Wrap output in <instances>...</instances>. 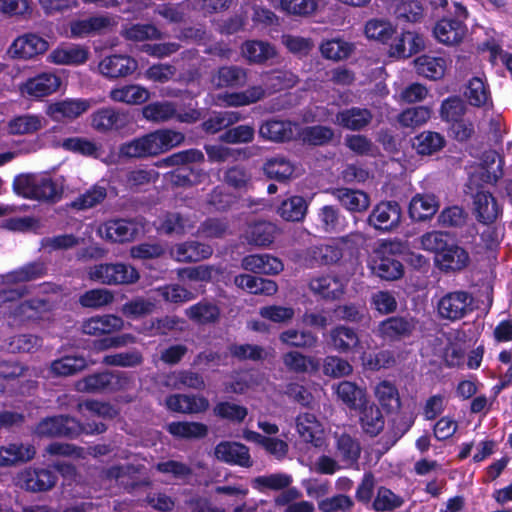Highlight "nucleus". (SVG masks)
<instances>
[{"label":"nucleus","mask_w":512,"mask_h":512,"mask_svg":"<svg viewBox=\"0 0 512 512\" xmlns=\"http://www.w3.org/2000/svg\"><path fill=\"white\" fill-rule=\"evenodd\" d=\"M184 140L182 132L167 128L158 129L122 143L118 155L124 159L156 157L180 146Z\"/></svg>","instance_id":"nucleus-1"},{"label":"nucleus","mask_w":512,"mask_h":512,"mask_svg":"<svg viewBox=\"0 0 512 512\" xmlns=\"http://www.w3.org/2000/svg\"><path fill=\"white\" fill-rule=\"evenodd\" d=\"M366 240L363 233L359 231L351 232L345 236L332 239L327 244L311 247L308 250V255L318 264H335L346 255H351Z\"/></svg>","instance_id":"nucleus-2"},{"label":"nucleus","mask_w":512,"mask_h":512,"mask_svg":"<svg viewBox=\"0 0 512 512\" xmlns=\"http://www.w3.org/2000/svg\"><path fill=\"white\" fill-rule=\"evenodd\" d=\"M105 430L106 426L101 422L81 426L75 419L68 416H54L40 421L35 428V433L43 437H73L80 432L100 434Z\"/></svg>","instance_id":"nucleus-3"},{"label":"nucleus","mask_w":512,"mask_h":512,"mask_svg":"<svg viewBox=\"0 0 512 512\" xmlns=\"http://www.w3.org/2000/svg\"><path fill=\"white\" fill-rule=\"evenodd\" d=\"M453 17H443L433 28V35L442 44L457 45L463 41L467 33L465 21L469 13L459 2L453 3Z\"/></svg>","instance_id":"nucleus-4"},{"label":"nucleus","mask_w":512,"mask_h":512,"mask_svg":"<svg viewBox=\"0 0 512 512\" xmlns=\"http://www.w3.org/2000/svg\"><path fill=\"white\" fill-rule=\"evenodd\" d=\"M91 281L104 285H129L136 283L140 275L131 265L125 263H101L87 271Z\"/></svg>","instance_id":"nucleus-5"},{"label":"nucleus","mask_w":512,"mask_h":512,"mask_svg":"<svg viewBox=\"0 0 512 512\" xmlns=\"http://www.w3.org/2000/svg\"><path fill=\"white\" fill-rule=\"evenodd\" d=\"M398 247L399 244L392 241L378 243L370 260V268L376 276L392 281L403 275L402 264L392 256Z\"/></svg>","instance_id":"nucleus-6"},{"label":"nucleus","mask_w":512,"mask_h":512,"mask_svg":"<svg viewBox=\"0 0 512 512\" xmlns=\"http://www.w3.org/2000/svg\"><path fill=\"white\" fill-rule=\"evenodd\" d=\"M130 378L123 372H103L89 375L75 383V389L82 393L113 392L128 387Z\"/></svg>","instance_id":"nucleus-7"},{"label":"nucleus","mask_w":512,"mask_h":512,"mask_svg":"<svg viewBox=\"0 0 512 512\" xmlns=\"http://www.w3.org/2000/svg\"><path fill=\"white\" fill-rule=\"evenodd\" d=\"M64 184L65 178L63 176L52 178L44 174L27 180L22 193L30 199L55 203L62 197Z\"/></svg>","instance_id":"nucleus-8"},{"label":"nucleus","mask_w":512,"mask_h":512,"mask_svg":"<svg viewBox=\"0 0 512 512\" xmlns=\"http://www.w3.org/2000/svg\"><path fill=\"white\" fill-rule=\"evenodd\" d=\"M472 301V296L466 291L448 292L437 301V314L443 320L451 322L460 320L472 311Z\"/></svg>","instance_id":"nucleus-9"},{"label":"nucleus","mask_w":512,"mask_h":512,"mask_svg":"<svg viewBox=\"0 0 512 512\" xmlns=\"http://www.w3.org/2000/svg\"><path fill=\"white\" fill-rule=\"evenodd\" d=\"M117 24L116 18L109 15H97L85 19L73 20L69 23L70 32L63 33L69 38H85L102 33Z\"/></svg>","instance_id":"nucleus-10"},{"label":"nucleus","mask_w":512,"mask_h":512,"mask_svg":"<svg viewBox=\"0 0 512 512\" xmlns=\"http://www.w3.org/2000/svg\"><path fill=\"white\" fill-rule=\"evenodd\" d=\"M90 55L89 48L75 43H61L47 56V61L60 66H79L86 63Z\"/></svg>","instance_id":"nucleus-11"},{"label":"nucleus","mask_w":512,"mask_h":512,"mask_svg":"<svg viewBox=\"0 0 512 512\" xmlns=\"http://www.w3.org/2000/svg\"><path fill=\"white\" fill-rule=\"evenodd\" d=\"M56 482V475L47 469L27 468L16 476V484L31 492L48 491L55 486Z\"/></svg>","instance_id":"nucleus-12"},{"label":"nucleus","mask_w":512,"mask_h":512,"mask_svg":"<svg viewBox=\"0 0 512 512\" xmlns=\"http://www.w3.org/2000/svg\"><path fill=\"white\" fill-rule=\"evenodd\" d=\"M401 208L397 202L383 201L377 204L367 221L377 230L389 231L400 224Z\"/></svg>","instance_id":"nucleus-13"},{"label":"nucleus","mask_w":512,"mask_h":512,"mask_svg":"<svg viewBox=\"0 0 512 512\" xmlns=\"http://www.w3.org/2000/svg\"><path fill=\"white\" fill-rule=\"evenodd\" d=\"M49 48L46 39L34 33H27L17 37L8 49L13 58L31 59L39 54L45 53Z\"/></svg>","instance_id":"nucleus-14"},{"label":"nucleus","mask_w":512,"mask_h":512,"mask_svg":"<svg viewBox=\"0 0 512 512\" xmlns=\"http://www.w3.org/2000/svg\"><path fill=\"white\" fill-rule=\"evenodd\" d=\"M214 455L219 461L229 465H236L243 468H250L253 465L249 448L239 442H220L214 449Z\"/></svg>","instance_id":"nucleus-15"},{"label":"nucleus","mask_w":512,"mask_h":512,"mask_svg":"<svg viewBox=\"0 0 512 512\" xmlns=\"http://www.w3.org/2000/svg\"><path fill=\"white\" fill-rule=\"evenodd\" d=\"M308 287L315 296L325 300H337L344 295L346 283L336 275L325 274L311 278Z\"/></svg>","instance_id":"nucleus-16"},{"label":"nucleus","mask_w":512,"mask_h":512,"mask_svg":"<svg viewBox=\"0 0 512 512\" xmlns=\"http://www.w3.org/2000/svg\"><path fill=\"white\" fill-rule=\"evenodd\" d=\"M470 257L468 252L452 240L445 249L434 257L435 265L444 272H458L466 268Z\"/></svg>","instance_id":"nucleus-17"},{"label":"nucleus","mask_w":512,"mask_h":512,"mask_svg":"<svg viewBox=\"0 0 512 512\" xmlns=\"http://www.w3.org/2000/svg\"><path fill=\"white\" fill-rule=\"evenodd\" d=\"M417 323L411 316L390 317L379 324L378 333L385 339L398 340L409 337L416 329Z\"/></svg>","instance_id":"nucleus-18"},{"label":"nucleus","mask_w":512,"mask_h":512,"mask_svg":"<svg viewBox=\"0 0 512 512\" xmlns=\"http://www.w3.org/2000/svg\"><path fill=\"white\" fill-rule=\"evenodd\" d=\"M139 232L137 223L129 220H110L98 228L99 235L113 242H126L132 240Z\"/></svg>","instance_id":"nucleus-19"},{"label":"nucleus","mask_w":512,"mask_h":512,"mask_svg":"<svg viewBox=\"0 0 512 512\" xmlns=\"http://www.w3.org/2000/svg\"><path fill=\"white\" fill-rule=\"evenodd\" d=\"M300 438L314 446H321L324 439V427L318 418L309 412L300 413L295 419Z\"/></svg>","instance_id":"nucleus-20"},{"label":"nucleus","mask_w":512,"mask_h":512,"mask_svg":"<svg viewBox=\"0 0 512 512\" xmlns=\"http://www.w3.org/2000/svg\"><path fill=\"white\" fill-rule=\"evenodd\" d=\"M36 455L34 445L11 442L0 446V467H11L31 461Z\"/></svg>","instance_id":"nucleus-21"},{"label":"nucleus","mask_w":512,"mask_h":512,"mask_svg":"<svg viewBox=\"0 0 512 512\" xmlns=\"http://www.w3.org/2000/svg\"><path fill=\"white\" fill-rule=\"evenodd\" d=\"M61 85V79L53 73H42L28 79L22 84V94L40 98L56 92Z\"/></svg>","instance_id":"nucleus-22"},{"label":"nucleus","mask_w":512,"mask_h":512,"mask_svg":"<svg viewBox=\"0 0 512 512\" xmlns=\"http://www.w3.org/2000/svg\"><path fill=\"white\" fill-rule=\"evenodd\" d=\"M124 321L113 314L97 315L82 323V332L90 336H101L122 330Z\"/></svg>","instance_id":"nucleus-23"},{"label":"nucleus","mask_w":512,"mask_h":512,"mask_svg":"<svg viewBox=\"0 0 512 512\" xmlns=\"http://www.w3.org/2000/svg\"><path fill=\"white\" fill-rule=\"evenodd\" d=\"M329 343L339 353L362 352L359 336L350 327L340 325L333 328L329 333Z\"/></svg>","instance_id":"nucleus-24"},{"label":"nucleus","mask_w":512,"mask_h":512,"mask_svg":"<svg viewBox=\"0 0 512 512\" xmlns=\"http://www.w3.org/2000/svg\"><path fill=\"white\" fill-rule=\"evenodd\" d=\"M90 102L83 99H65L48 105L46 113L55 121L74 119L90 108Z\"/></svg>","instance_id":"nucleus-25"},{"label":"nucleus","mask_w":512,"mask_h":512,"mask_svg":"<svg viewBox=\"0 0 512 512\" xmlns=\"http://www.w3.org/2000/svg\"><path fill=\"white\" fill-rule=\"evenodd\" d=\"M473 210L477 220L484 224L493 223L501 214V208L495 197L484 190L474 195Z\"/></svg>","instance_id":"nucleus-26"},{"label":"nucleus","mask_w":512,"mask_h":512,"mask_svg":"<svg viewBox=\"0 0 512 512\" xmlns=\"http://www.w3.org/2000/svg\"><path fill=\"white\" fill-rule=\"evenodd\" d=\"M213 253L211 246L197 241L176 244L170 250V255L178 262H197L209 258Z\"/></svg>","instance_id":"nucleus-27"},{"label":"nucleus","mask_w":512,"mask_h":512,"mask_svg":"<svg viewBox=\"0 0 512 512\" xmlns=\"http://www.w3.org/2000/svg\"><path fill=\"white\" fill-rule=\"evenodd\" d=\"M328 192L350 212L366 211L370 205L369 196L361 190L341 187L330 189Z\"/></svg>","instance_id":"nucleus-28"},{"label":"nucleus","mask_w":512,"mask_h":512,"mask_svg":"<svg viewBox=\"0 0 512 512\" xmlns=\"http://www.w3.org/2000/svg\"><path fill=\"white\" fill-rule=\"evenodd\" d=\"M137 68V62L128 56L113 55L105 57L99 63V71L110 78L124 77L133 73Z\"/></svg>","instance_id":"nucleus-29"},{"label":"nucleus","mask_w":512,"mask_h":512,"mask_svg":"<svg viewBox=\"0 0 512 512\" xmlns=\"http://www.w3.org/2000/svg\"><path fill=\"white\" fill-rule=\"evenodd\" d=\"M241 267L259 274H277L283 270L281 260L269 254L248 255L242 259Z\"/></svg>","instance_id":"nucleus-30"},{"label":"nucleus","mask_w":512,"mask_h":512,"mask_svg":"<svg viewBox=\"0 0 512 512\" xmlns=\"http://www.w3.org/2000/svg\"><path fill=\"white\" fill-rule=\"evenodd\" d=\"M373 115L370 110L351 107L336 114L335 123L351 131H359L370 124Z\"/></svg>","instance_id":"nucleus-31"},{"label":"nucleus","mask_w":512,"mask_h":512,"mask_svg":"<svg viewBox=\"0 0 512 512\" xmlns=\"http://www.w3.org/2000/svg\"><path fill=\"white\" fill-rule=\"evenodd\" d=\"M278 232V228L275 224L267 221H260L248 225L246 228L243 238L245 241L254 246H268L270 245Z\"/></svg>","instance_id":"nucleus-32"},{"label":"nucleus","mask_w":512,"mask_h":512,"mask_svg":"<svg viewBox=\"0 0 512 512\" xmlns=\"http://www.w3.org/2000/svg\"><path fill=\"white\" fill-rule=\"evenodd\" d=\"M88 366L87 360L80 355H64L53 360L48 368L47 377H67Z\"/></svg>","instance_id":"nucleus-33"},{"label":"nucleus","mask_w":512,"mask_h":512,"mask_svg":"<svg viewBox=\"0 0 512 512\" xmlns=\"http://www.w3.org/2000/svg\"><path fill=\"white\" fill-rule=\"evenodd\" d=\"M337 398L351 409L361 408L366 404V390L351 381H341L333 385Z\"/></svg>","instance_id":"nucleus-34"},{"label":"nucleus","mask_w":512,"mask_h":512,"mask_svg":"<svg viewBox=\"0 0 512 512\" xmlns=\"http://www.w3.org/2000/svg\"><path fill=\"white\" fill-rule=\"evenodd\" d=\"M246 82L247 71L233 65L219 68L211 77V83L216 88L242 87Z\"/></svg>","instance_id":"nucleus-35"},{"label":"nucleus","mask_w":512,"mask_h":512,"mask_svg":"<svg viewBox=\"0 0 512 512\" xmlns=\"http://www.w3.org/2000/svg\"><path fill=\"white\" fill-rule=\"evenodd\" d=\"M439 209V202L433 194H416L410 201L409 214L415 221L431 218Z\"/></svg>","instance_id":"nucleus-36"},{"label":"nucleus","mask_w":512,"mask_h":512,"mask_svg":"<svg viewBox=\"0 0 512 512\" xmlns=\"http://www.w3.org/2000/svg\"><path fill=\"white\" fill-rule=\"evenodd\" d=\"M109 97L115 102L128 105H140L150 98V92L138 84L119 86L109 92Z\"/></svg>","instance_id":"nucleus-37"},{"label":"nucleus","mask_w":512,"mask_h":512,"mask_svg":"<svg viewBox=\"0 0 512 512\" xmlns=\"http://www.w3.org/2000/svg\"><path fill=\"white\" fill-rule=\"evenodd\" d=\"M259 135L273 142L288 141L294 135L293 124L290 121L284 120H268L260 126Z\"/></svg>","instance_id":"nucleus-38"},{"label":"nucleus","mask_w":512,"mask_h":512,"mask_svg":"<svg viewBox=\"0 0 512 512\" xmlns=\"http://www.w3.org/2000/svg\"><path fill=\"white\" fill-rule=\"evenodd\" d=\"M237 287L252 294L273 295L277 292V284L269 279L258 278L248 274H240L234 278Z\"/></svg>","instance_id":"nucleus-39"},{"label":"nucleus","mask_w":512,"mask_h":512,"mask_svg":"<svg viewBox=\"0 0 512 512\" xmlns=\"http://www.w3.org/2000/svg\"><path fill=\"white\" fill-rule=\"evenodd\" d=\"M425 46L424 39L416 32H403L400 38L391 46V54L398 57H410L421 51Z\"/></svg>","instance_id":"nucleus-40"},{"label":"nucleus","mask_w":512,"mask_h":512,"mask_svg":"<svg viewBox=\"0 0 512 512\" xmlns=\"http://www.w3.org/2000/svg\"><path fill=\"white\" fill-rule=\"evenodd\" d=\"M445 146L444 137L434 131H423L412 140L413 149L419 154L429 156L437 153Z\"/></svg>","instance_id":"nucleus-41"},{"label":"nucleus","mask_w":512,"mask_h":512,"mask_svg":"<svg viewBox=\"0 0 512 512\" xmlns=\"http://www.w3.org/2000/svg\"><path fill=\"white\" fill-rule=\"evenodd\" d=\"M359 421L362 430L370 436L378 435L385 425L384 417L375 404H364L361 407Z\"/></svg>","instance_id":"nucleus-42"},{"label":"nucleus","mask_w":512,"mask_h":512,"mask_svg":"<svg viewBox=\"0 0 512 512\" xmlns=\"http://www.w3.org/2000/svg\"><path fill=\"white\" fill-rule=\"evenodd\" d=\"M45 272L46 268L43 263H29L13 272L0 276V284L11 285L32 281L42 277Z\"/></svg>","instance_id":"nucleus-43"},{"label":"nucleus","mask_w":512,"mask_h":512,"mask_svg":"<svg viewBox=\"0 0 512 512\" xmlns=\"http://www.w3.org/2000/svg\"><path fill=\"white\" fill-rule=\"evenodd\" d=\"M307 210V201L302 196L295 195L282 201L277 213L285 221L300 222L305 218Z\"/></svg>","instance_id":"nucleus-44"},{"label":"nucleus","mask_w":512,"mask_h":512,"mask_svg":"<svg viewBox=\"0 0 512 512\" xmlns=\"http://www.w3.org/2000/svg\"><path fill=\"white\" fill-rule=\"evenodd\" d=\"M243 56L251 63H264L277 55L273 45L264 41H247L242 46Z\"/></svg>","instance_id":"nucleus-45"},{"label":"nucleus","mask_w":512,"mask_h":512,"mask_svg":"<svg viewBox=\"0 0 512 512\" xmlns=\"http://www.w3.org/2000/svg\"><path fill=\"white\" fill-rule=\"evenodd\" d=\"M143 117L150 122H167L177 115V107L170 101H155L142 109Z\"/></svg>","instance_id":"nucleus-46"},{"label":"nucleus","mask_w":512,"mask_h":512,"mask_svg":"<svg viewBox=\"0 0 512 512\" xmlns=\"http://www.w3.org/2000/svg\"><path fill=\"white\" fill-rule=\"evenodd\" d=\"M374 395L379 404L388 412L398 411L401 400L398 389L389 381H381L374 388Z\"/></svg>","instance_id":"nucleus-47"},{"label":"nucleus","mask_w":512,"mask_h":512,"mask_svg":"<svg viewBox=\"0 0 512 512\" xmlns=\"http://www.w3.org/2000/svg\"><path fill=\"white\" fill-rule=\"evenodd\" d=\"M164 385L173 389L188 387L201 390L205 387L203 377L192 371H174L165 377Z\"/></svg>","instance_id":"nucleus-48"},{"label":"nucleus","mask_w":512,"mask_h":512,"mask_svg":"<svg viewBox=\"0 0 512 512\" xmlns=\"http://www.w3.org/2000/svg\"><path fill=\"white\" fill-rule=\"evenodd\" d=\"M265 97V89L262 86H251L241 92L224 94L221 99L225 106L240 107L258 102Z\"/></svg>","instance_id":"nucleus-49"},{"label":"nucleus","mask_w":512,"mask_h":512,"mask_svg":"<svg viewBox=\"0 0 512 512\" xmlns=\"http://www.w3.org/2000/svg\"><path fill=\"white\" fill-rule=\"evenodd\" d=\"M185 315L197 324H210L218 321L220 309L213 303L201 301L188 307L185 310Z\"/></svg>","instance_id":"nucleus-50"},{"label":"nucleus","mask_w":512,"mask_h":512,"mask_svg":"<svg viewBox=\"0 0 512 512\" xmlns=\"http://www.w3.org/2000/svg\"><path fill=\"white\" fill-rule=\"evenodd\" d=\"M263 170L267 177L277 181H284L294 174L295 166L286 157L278 155L267 159Z\"/></svg>","instance_id":"nucleus-51"},{"label":"nucleus","mask_w":512,"mask_h":512,"mask_svg":"<svg viewBox=\"0 0 512 512\" xmlns=\"http://www.w3.org/2000/svg\"><path fill=\"white\" fill-rule=\"evenodd\" d=\"M283 364L287 370L294 373L316 372L319 368L318 361L298 351H290L282 356Z\"/></svg>","instance_id":"nucleus-52"},{"label":"nucleus","mask_w":512,"mask_h":512,"mask_svg":"<svg viewBox=\"0 0 512 512\" xmlns=\"http://www.w3.org/2000/svg\"><path fill=\"white\" fill-rule=\"evenodd\" d=\"M293 483L292 475L284 472L261 475L252 480V485L260 492L284 490Z\"/></svg>","instance_id":"nucleus-53"},{"label":"nucleus","mask_w":512,"mask_h":512,"mask_svg":"<svg viewBox=\"0 0 512 512\" xmlns=\"http://www.w3.org/2000/svg\"><path fill=\"white\" fill-rule=\"evenodd\" d=\"M418 74L437 80L444 76L447 62L442 57L421 56L415 61Z\"/></svg>","instance_id":"nucleus-54"},{"label":"nucleus","mask_w":512,"mask_h":512,"mask_svg":"<svg viewBox=\"0 0 512 512\" xmlns=\"http://www.w3.org/2000/svg\"><path fill=\"white\" fill-rule=\"evenodd\" d=\"M46 308V303L39 299L27 300L18 303L10 312L9 317L13 322L21 323L37 319Z\"/></svg>","instance_id":"nucleus-55"},{"label":"nucleus","mask_w":512,"mask_h":512,"mask_svg":"<svg viewBox=\"0 0 512 512\" xmlns=\"http://www.w3.org/2000/svg\"><path fill=\"white\" fill-rule=\"evenodd\" d=\"M92 127L99 132H108L123 126L121 114L113 108H102L92 114Z\"/></svg>","instance_id":"nucleus-56"},{"label":"nucleus","mask_w":512,"mask_h":512,"mask_svg":"<svg viewBox=\"0 0 512 512\" xmlns=\"http://www.w3.org/2000/svg\"><path fill=\"white\" fill-rule=\"evenodd\" d=\"M121 35L129 41L143 42L148 40H158L162 38L161 32L152 24H131L126 25L121 30Z\"/></svg>","instance_id":"nucleus-57"},{"label":"nucleus","mask_w":512,"mask_h":512,"mask_svg":"<svg viewBox=\"0 0 512 512\" xmlns=\"http://www.w3.org/2000/svg\"><path fill=\"white\" fill-rule=\"evenodd\" d=\"M43 118L37 115L26 114L13 118L8 123V132L13 135L32 134L42 129Z\"/></svg>","instance_id":"nucleus-58"},{"label":"nucleus","mask_w":512,"mask_h":512,"mask_svg":"<svg viewBox=\"0 0 512 512\" xmlns=\"http://www.w3.org/2000/svg\"><path fill=\"white\" fill-rule=\"evenodd\" d=\"M318 227L326 233H337L344 228V218L339 210L331 205L323 206L318 214Z\"/></svg>","instance_id":"nucleus-59"},{"label":"nucleus","mask_w":512,"mask_h":512,"mask_svg":"<svg viewBox=\"0 0 512 512\" xmlns=\"http://www.w3.org/2000/svg\"><path fill=\"white\" fill-rule=\"evenodd\" d=\"M167 430L178 438L197 439L203 438L208 433V427L199 422H172L168 424Z\"/></svg>","instance_id":"nucleus-60"},{"label":"nucleus","mask_w":512,"mask_h":512,"mask_svg":"<svg viewBox=\"0 0 512 512\" xmlns=\"http://www.w3.org/2000/svg\"><path fill=\"white\" fill-rule=\"evenodd\" d=\"M335 437L337 453L341 460L350 465L356 463L361 453L359 442L346 433L336 434Z\"/></svg>","instance_id":"nucleus-61"},{"label":"nucleus","mask_w":512,"mask_h":512,"mask_svg":"<svg viewBox=\"0 0 512 512\" xmlns=\"http://www.w3.org/2000/svg\"><path fill=\"white\" fill-rule=\"evenodd\" d=\"M452 239L447 233L441 231H430L421 235L417 241V247L433 253L434 257L445 249Z\"/></svg>","instance_id":"nucleus-62"},{"label":"nucleus","mask_w":512,"mask_h":512,"mask_svg":"<svg viewBox=\"0 0 512 512\" xmlns=\"http://www.w3.org/2000/svg\"><path fill=\"white\" fill-rule=\"evenodd\" d=\"M263 84L269 92L291 88L298 82V77L290 71H273L263 75Z\"/></svg>","instance_id":"nucleus-63"},{"label":"nucleus","mask_w":512,"mask_h":512,"mask_svg":"<svg viewBox=\"0 0 512 512\" xmlns=\"http://www.w3.org/2000/svg\"><path fill=\"white\" fill-rule=\"evenodd\" d=\"M364 32L368 39L386 43L395 34L396 29L387 20L371 19L366 23Z\"/></svg>","instance_id":"nucleus-64"}]
</instances>
